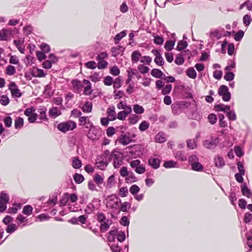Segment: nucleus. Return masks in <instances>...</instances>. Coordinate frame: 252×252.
<instances>
[{
    "instance_id": "60",
    "label": "nucleus",
    "mask_w": 252,
    "mask_h": 252,
    "mask_svg": "<svg viewBox=\"0 0 252 252\" xmlns=\"http://www.w3.org/2000/svg\"><path fill=\"white\" fill-rule=\"evenodd\" d=\"M12 122V118L10 116H6L3 119L4 124L7 127H9L11 126Z\"/></svg>"
},
{
    "instance_id": "47",
    "label": "nucleus",
    "mask_w": 252,
    "mask_h": 252,
    "mask_svg": "<svg viewBox=\"0 0 252 252\" xmlns=\"http://www.w3.org/2000/svg\"><path fill=\"white\" fill-rule=\"evenodd\" d=\"M234 74L230 71H227L224 76V79L227 81H231L234 78Z\"/></svg>"
},
{
    "instance_id": "39",
    "label": "nucleus",
    "mask_w": 252,
    "mask_h": 252,
    "mask_svg": "<svg viewBox=\"0 0 252 252\" xmlns=\"http://www.w3.org/2000/svg\"><path fill=\"white\" fill-rule=\"evenodd\" d=\"M33 208L32 206L27 205L25 206L23 209V213L27 216L30 215L32 211Z\"/></svg>"
},
{
    "instance_id": "11",
    "label": "nucleus",
    "mask_w": 252,
    "mask_h": 252,
    "mask_svg": "<svg viewBox=\"0 0 252 252\" xmlns=\"http://www.w3.org/2000/svg\"><path fill=\"white\" fill-rule=\"evenodd\" d=\"M115 110V108L114 106L108 107L107 110L108 118L111 121H114L116 119V114Z\"/></svg>"
},
{
    "instance_id": "26",
    "label": "nucleus",
    "mask_w": 252,
    "mask_h": 252,
    "mask_svg": "<svg viewBox=\"0 0 252 252\" xmlns=\"http://www.w3.org/2000/svg\"><path fill=\"white\" fill-rule=\"evenodd\" d=\"M140 57H141L140 52L138 50L134 51L131 55V60L134 63H137L138 62Z\"/></svg>"
},
{
    "instance_id": "62",
    "label": "nucleus",
    "mask_w": 252,
    "mask_h": 252,
    "mask_svg": "<svg viewBox=\"0 0 252 252\" xmlns=\"http://www.w3.org/2000/svg\"><path fill=\"white\" fill-rule=\"evenodd\" d=\"M121 153L116 150H114L111 154V157L113 158V161L118 160L120 158Z\"/></svg>"
},
{
    "instance_id": "58",
    "label": "nucleus",
    "mask_w": 252,
    "mask_h": 252,
    "mask_svg": "<svg viewBox=\"0 0 252 252\" xmlns=\"http://www.w3.org/2000/svg\"><path fill=\"white\" fill-rule=\"evenodd\" d=\"M172 85L170 84L166 85L162 90V94L164 95L169 94L171 90Z\"/></svg>"
},
{
    "instance_id": "38",
    "label": "nucleus",
    "mask_w": 252,
    "mask_h": 252,
    "mask_svg": "<svg viewBox=\"0 0 252 252\" xmlns=\"http://www.w3.org/2000/svg\"><path fill=\"white\" fill-rule=\"evenodd\" d=\"M18 226H20L23 223L27 222L28 219L22 215L19 214L16 218Z\"/></svg>"
},
{
    "instance_id": "48",
    "label": "nucleus",
    "mask_w": 252,
    "mask_h": 252,
    "mask_svg": "<svg viewBox=\"0 0 252 252\" xmlns=\"http://www.w3.org/2000/svg\"><path fill=\"white\" fill-rule=\"evenodd\" d=\"M46 109L45 108H41L39 109V113H40V117L39 119L41 120H45L46 121L48 120V118L46 117Z\"/></svg>"
},
{
    "instance_id": "45",
    "label": "nucleus",
    "mask_w": 252,
    "mask_h": 252,
    "mask_svg": "<svg viewBox=\"0 0 252 252\" xmlns=\"http://www.w3.org/2000/svg\"><path fill=\"white\" fill-rule=\"evenodd\" d=\"M191 169L196 171H200L203 169V165L198 161L191 165Z\"/></svg>"
},
{
    "instance_id": "52",
    "label": "nucleus",
    "mask_w": 252,
    "mask_h": 252,
    "mask_svg": "<svg viewBox=\"0 0 252 252\" xmlns=\"http://www.w3.org/2000/svg\"><path fill=\"white\" fill-rule=\"evenodd\" d=\"M140 191V188L136 185L131 186L129 189V191L131 194L135 195Z\"/></svg>"
},
{
    "instance_id": "9",
    "label": "nucleus",
    "mask_w": 252,
    "mask_h": 252,
    "mask_svg": "<svg viewBox=\"0 0 252 252\" xmlns=\"http://www.w3.org/2000/svg\"><path fill=\"white\" fill-rule=\"evenodd\" d=\"M12 30L9 28L3 29L0 31V41H6L8 35L12 34Z\"/></svg>"
},
{
    "instance_id": "46",
    "label": "nucleus",
    "mask_w": 252,
    "mask_h": 252,
    "mask_svg": "<svg viewBox=\"0 0 252 252\" xmlns=\"http://www.w3.org/2000/svg\"><path fill=\"white\" fill-rule=\"evenodd\" d=\"M133 109L136 114H142L144 111L143 107L138 104L134 105Z\"/></svg>"
},
{
    "instance_id": "33",
    "label": "nucleus",
    "mask_w": 252,
    "mask_h": 252,
    "mask_svg": "<svg viewBox=\"0 0 252 252\" xmlns=\"http://www.w3.org/2000/svg\"><path fill=\"white\" fill-rule=\"evenodd\" d=\"M103 178L98 173H95L94 176V182L98 185H101L103 183Z\"/></svg>"
},
{
    "instance_id": "4",
    "label": "nucleus",
    "mask_w": 252,
    "mask_h": 252,
    "mask_svg": "<svg viewBox=\"0 0 252 252\" xmlns=\"http://www.w3.org/2000/svg\"><path fill=\"white\" fill-rule=\"evenodd\" d=\"M8 89L11 92L12 97L19 98L22 96V93L14 82H10Z\"/></svg>"
},
{
    "instance_id": "41",
    "label": "nucleus",
    "mask_w": 252,
    "mask_h": 252,
    "mask_svg": "<svg viewBox=\"0 0 252 252\" xmlns=\"http://www.w3.org/2000/svg\"><path fill=\"white\" fill-rule=\"evenodd\" d=\"M21 206L20 204H14V206L8 208L7 212L10 214H16L17 210L21 208Z\"/></svg>"
},
{
    "instance_id": "14",
    "label": "nucleus",
    "mask_w": 252,
    "mask_h": 252,
    "mask_svg": "<svg viewBox=\"0 0 252 252\" xmlns=\"http://www.w3.org/2000/svg\"><path fill=\"white\" fill-rule=\"evenodd\" d=\"M149 164L154 169H158L160 165V161L157 158H150L148 161Z\"/></svg>"
},
{
    "instance_id": "53",
    "label": "nucleus",
    "mask_w": 252,
    "mask_h": 252,
    "mask_svg": "<svg viewBox=\"0 0 252 252\" xmlns=\"http://www.w3.org/2000/svg\"><path fill=\"white\" fill-rule=\"evenodd\" d=\"M72 166L74 168H80L82 166V163L81 160L77 158H75L72 161Z\"/></svg>"
},
{
    "instance_id": "34",
    "label": "nucleus",
    "mask_w": 252,
    "mask_h": 252,
    "mask_svg": "<svg viewBox=\"0 0 252 252\" xmlns=\"http://www.w3.org/2000/svg\"><path fill=\"white\" fill-rule=\"evenodd\" d=\"M16 73V69L14 66L8 65L5 69V73L8 75H13Z\"/></svg>"
},
{
    "instance_id": "32",
    "label": "nucleus",
    "mask_w": 252,
    "mask_h": 252,
    "mask_svg": "<svg viewBox=\"0 0 252 252\" xmlns=\"http://www.w3.org/2000/svg\"><path fill=\"white\" fill-rule=\"evenodd\" d=\"M137 180V178L135 176L134 173L132 172H129L128 175L126 178V183H133L135 182Z\"/></svg>"
},
{
    "instance_id": "24",
    "label": "nucleus",
    "mask_w": 252,
    "mask_h": 252,
    "mask_svg": "<svg viewBox=\"0 0 252 252\" xmlns=\"http://www.w3.org/2000/svg\"><path fill=\"white\" fill-rule=\"evenodd\" d=\"M197 141V138H194L193 139H189L187 141V146L190 149H194L196 147V142Z\"/></svg>"
},
{
    "instance_id": "13",
    "label": "nucleus",
    "mask_w": 252,
    "mask_h": 252,
    "mask_svg": "<svg viewBox=\"0 0 252 252\" xmlns=\"http://www.w3.org/2000/svg\"><path fill=\"white\" fill-rule=\"evenodd\" d=\"M151 74L153 77L157 78L163 79L165 77V74L159 69H153Z\"/></svg>"
},
{
    "instance_id": "1",
    "label": "nucleus",
    "mask_w": 252,
    "mask_h": 252,
    "mask_svg": "<svg viewBox=\"0 0 252 252\" xmlns=\"http://www.w3.org/2000/svg\"><path fill=\"white\" fill-rule=\"evenodd\" d=\"M76 127V124L74 122L71 121L61 123L57 126L58 129L63 133L69 130H73Z\"/></svg>"
},
{
    "instance_id": "30",
    "label": "nucleus",
    "mask_w": 252,
    "mask_h": 252,
    "mask_svg": "<svg viewBox=\"0 0 252 252\" xmlns=\"http://www.w3.org/2000/svg\"><path fill=\"white\" fill-rule=\"evenodd\" d=\"M187 75L191 79H195L196 77V72L194 69L192 67H190L186 71Z\"/></svg>"
},
{
    "instance_id": "64",
    "label": "nucleus",
    "mask_w": 252,
    "mask_h": 252,
    "mask_svg": "<svg viewBox=\"0 0 252 252\" xmlns=\"http://www.w3.org/2000/svg\"><path fill=\"white\" fill-rule=\"evenodd\" d=\"M198 161V158L197 156L195 155L190 156L189 158V163L191 165V166L197 162Z\"/></svg>"
},
{
    "instance_id": "40",
    "label": "nucleus",
    "mask_w": 252,
    "mask_h": 252,
    "mask_svg": "<svg viewBox=\"0 0 252 252\" xmlns=\"http://www.w3.org/2000/svg\"><path fill=\"white\" fill-rule=\"evenodd\" d=\"M174 44L175 41L171 40H168L166 41L164 45V48L167 51H171L173 48Z\"/></svg>"
},
{
    "instance_id": "19",
    "label": "nucleus",
    "mask_w": 252,
    "mask_h": 252,
    "mask_svg": "<svg viewBox=\"0 0 252 252\" xmlns=\"http://www.w3.org/2000/svg\"><path fill=\"white\" fill-rule=\"evenodd\" d=\"M163 166L166 168L178 167V164L177 162L173 160H167L164 162Z\"/></svg>"
},
{
    "instance_id": "63",
    "label": "nucleus",
    "mask_w": 252,
    "mask_h": 252,
    "mask_svg": "<svg viewBox=\"0 0 252 252\" xmlns=\"http://www.w3.org/2000/svg\"><path fill=\"white\" fill-rule=\"evenodd\" d=\"M134 171H135L136 173L139 174H141L145 172L146 168L145 166H144L142 164H140L134 169Z\"/></svg>"
},
{
    "instance_id": "25",
    "label": "nucleus",
    "mask_w": 252,
    "mask_h": 252,
    "mask_svg": "<svg viewBox=\"0 0 252 252\" xmlns=\"http://www.w3.org/2000/svg\"><path fill=\"white\" fill-rule=\"evenodd\" d=\"M126 33L125 31H123L120 33L117 34L114 37L115 43L116 44H118L122 38L126 36Z\"/></svg>"
},
{
    "instance_id": "8",
    "label": "nucleus",
    "mask_w": 252,
    "mask_h": 252,
    "mask_svg": "<svg viewBox=\"0 0 252 252\" xmlns=\"http://www.w3.org/2000/svg\"><path fill=\"white\" fill-rule=\"evenodd\" d=\"M71 84L74 92L77 94L79 93L83 87V85L82 84V82L78 79L72 80L71 81Z\"/></svg>"
},
{
    "instance_id": "3",
    "label": "nucleus",
    "mask_w": 252,
    "mask_h": 252,
    "mask_svg": "<svg viewBox=\"0 0 252 252\" xmlns=\"http://www.w3.org/2000/svg\"><path fill=\"white\" fill-rule=\"evenodd\" d=\"M219 138L216 137H210L203 142V146L208 149H214L219 142Z\"/></svg>"
},
{
    "instance_id": "54",
    "label": "nucleus",
    "mask_w": 252,
    "mask_h": 252,
    "mask_svg": "<svg viewBox=\"0 0 252 252\" xmlns=\"http://www.w3.org/2000/svg\"><path fill=\"white\" fill-rule=\"evenodd\" d=\"M0 103L1 105L6 106L9 103V99L6 95H2L0 99Z\"/></svg>"
},
{
    "instance_id": "51",
    "label": "nucleus",
    "mask_w": 252,
    "mask_h": 252,
    "mask_svg": "<svg viewBox=\"0 0 252 252\" xmlns=\"http://www.w3.org/2000/svg\"><path fill=\"white\" fill-rule=\"evenodd\" d=\"M125 96V93L123 91L114 90V97L115 99H120Z\"/></svg>"
},
{
    "instance_id": "50",
    "label": "nucleus",
    "mask_w": 252,
    "mask_h": 252,
    "mask_svg": "<svg viewBox=\"0 0 252 252\" xmlns=\"http://www.w3.org/2000/svg\"><path fill=\"white\" fill-rule=\"evenodd\" d=\"M252 21V18L251 16L248 14H246L244 16L243 18V22L244 24L246 26H248L250 25L251 22Z\"/></svg>"
},
{
    "instance_id": "56",
    "label": "nucleus",
    "mask_w": 252,
    "mask_h": 252,
    "mask_svg": "<svg viewBox=\"0 0 252 252\" xmlns=\"http://www.w3.org/2000/svg\"><path fill=\"white\" fill-rule=\"evenodd\" d=\"M113 88L114 90H116V89L120 88L122 86L121 80L119 77L116 78L115 80L113 82Z\"/></svg>"
},
{
    "instance_id": "55",
    "label": "nucleus",
    "mask_w": 252,
    "mask_h": 252,
    "mask_svg": "<svg viewBox=\"0 0 252 252\" xmlns=\"http://www.w3.org/2000/svg\"><path fill=\"white\" fill-rule=\"evenodd\" d=\"M152 60V59L151 57L147 56H144L141 57L140 62L142 63H146L147 64L150 65Z\"/></svg>"
},
{
    "instance_id": "10",
    "label": "nucleus",
    "mask_w": 252,
    "mask_h": 252,
    "mask_svg": "<svg viewBox=\"0 0 252 252\" xmlns=\"http://www.w3.org/2000/svg\"><path fill=\"white\" fill-rule=\"evenodd\" d=\"M95 165L97 168L104 170L108 165V162L100 158H97Z\"/></svg>"
},
{
    "instance_id": "7",
    "label": "nucleus",
    "mask_w": 252,
    "mask_h": 252,
    "mask_svg": "<svg viewBox=\"0 0 252 252\" xmlns=\"http://www.w3.org/2000/svg\"><path fill=\"white\" fill-rule=\"evenodd\" d=\"M100 135V130L94 127L91 128L88 133V137L92 140L98 139Z\"/></svg>"
},
{
    "instance_id": "49",
    "label": "nucleus",
    "mask_w": 252,
    "mask_h": 252,
    "mask_svg": "<svg viewBox=\"0 0 252 252\" xmlns=\"http://www.w3.org/2000/svg\"><path fill=\"white\" fill-rule=\"evenodd\" d=\"M138 69L141 73L145 74L148 72V71L150 70V68L148 66H145L144 65L141 64L138 66Z\"/></svg>"
},
{
    "instance_id": "12",
    "label": "nucleus",
    "mask_w": 252,
    "mask_h": 252,
    "mask_svg": "<svg viewBox=\"0 0 252 252\" xmlns=\"http://www.w3.org/2000/svg\"><path fill=\"white\" fill-rule=\"evenodd\" d=\"M95 202V199H93L90 203H89L84 210L85 213L87 214H91L93 213L95 210V207L94 205V202Z\"/></svg>"
},
{
    "instance_id": "36",
    "label": "nucleus",
    "mask_w": 252,
    "mask_h": 252,
    "mask_svg": "<svg viewBox=\"0 0 252 252\" xmlns=\"http://www.w3.org/2000/svg\"><path fill=\"white\" fill-rule=\"evenodd\" d=\"M150 126V123L146 121H142L139 126V129L141 131H143L147 129Z\"/></svg>"
},
{
    "instance_id": "31",
    "label": "nucleus",
    "mask_w": 252,
    "mask_h": 252,
    "mask_svg": "<svg viewBox=\"0 0 252 252\" xmlns=\"http://www.w3.org/2000/svg\"><path fill=\"white\" fill-rule=\"evenodd\" d=\"M156 140L158 143H162L166 141V138L163 133L159 132L156 136Z\"/></svg>"
},
{
    "instance_id": "6",
    "label": "nucleus",
    "mask_w": 252,
    "mask_h": 252,
    "mask_svg": "<svg viewBox=\"0 0 252 252\" xmlns=\"http://www.w3.org/2000/svg\"><path fill=\"white\" fill-rule=\"evenodd\" d=\"M152 53L154 54L156 56V58L154 60L155 63L159 66L163 65L164 62L163 58L161 57L160 51L153 49L152 50Z\"/></svg>"
},
{
    "instance_id": "2",
    "label": "nucleus",
    "mask_w": 252,
    "mask_h": 252,
    "mask_svg": "<svg viewBox=\"0 0 252 252\" xmlns=\"http://www.w3.org/2000/svg\"><path fill=\"white\" fill-rule=\"evenodd\" d=\"M218 94L222 96V99L224 101H228L231 99V94L229 92L228 87L225 85H221L218 90Z\"/></svg>"
},
{
    "instance_id": "18",
    "label": "nucleus",
    "mask_w": 252,
    "mask_h": 252,
    "mask_svg": "<svg viewBox=\"0 0 252 252\" xmlns=\"http://www.w3.org/2000/svg\"><path fill=\"white\" fill-rule=\"evenodd\" d=\"M110 221H111V220H110L109 219H107L106 220L101 223L100 229L101 232H104L109 229L111 224V223H109Z\"/></svg>"
},
{
    "instance_id": "28",
    "label": "nucleus",
    "mask_w": 252,
    "mask_h": 252,
    "mask_svg": "<svg viewBox=\"0 0 252 252\" xmlns=\"http://www.w3.org/2000/svg\"><path fill=\"white\" fill-rule=\"evenodd\" d=\"M82 110L84 112H90L92 110V103L91 102L87 101L82 107Z\"/></svg>"
},
{
    "instance_id": "5",
    "label": "nucleus",
    "mask_w": 252,
    "mask_h": 252,
    "mask_svg": "<svg viewBox=\"0 0 252 252\" xmlns=\"http://www.w3.org/2000/svg\"><path fill=\"white\" fill-rule=\"evenodd\" d=\"M119 141L121 144L124 146H126L130 143L132 141L131 133L129 132H126L124 133V132L120 136Z\"/></svg>"
},
{
    "instance_id": "17",
    "label": "nucleus",
    "mask_w": 252,
    "mask_h": 252,
    "mask_svg": "<svg viewBox=\"0 0 252 252\" xmlns=\"http://www.w3.org/2000/svg\"><path fill=\"white\" fill-rule=\"evenodd\" d=\"M49 115L53 118H56L61 114V112L58 107H53L49 112Z\"/></svg>"
},
{
    "instance_id": "61",
    "label": "nucleus",
    "mask_w": 252,
    "mask_h": 252,
    "mask_svg": "<svg viewBox=\"0 0 252 252\" xmlns=\"http://www.w3.org/2000/svg\"><path fill=\"white\" fill-rule=\"evenodd\" d=\"M130 204L128 203L127 202H125L122 204L120 210L124 212H126L127 209L130 208Z\"/></svg>"
},
{
    "instance_id": "42",
    "label": "nucleus",
    "mask_w": 252,
    "mask_h": 252,
    "mask_svg": "<svg viewBox=\"0 0 252 252\" xmlns=\"http://www.w3.org/2000/svg\"><path fill=\"white\" fill-rule=\"evenodd\" d=\"M0 200L1 202L7 203L9 200V197L6 193L4 191H1L0 193Z\"/></svg>"
},
{
    "instance_id": "16",
    "label": "nucleus",
    "mask_w": 252,
    "mask_h": 252,
    "mask_svg": "<svg viewBox=\"0 0 252 252\" xmlns=\"http://www.w3.org/2000/svg\"><path fill=\"white\" fill-rule=\"evenodd\" d=\"M174 156L176 158L181 161H185L187 160V155L184 151H177L175 153Z\"/></svg>"
},
{
    "instance_id": "22",
    "label": "nucleus",
    "mask_w": 252,
    "mask_h": 252,
    "mask_svg": "<svg viewBox=\"0 0 252 252\" xmlns=\"http://www.w3.org/2000/svg\"><path fill=\"white\" fill-rule=\"evenodd\" d=\"M214 160L216 167L220 168L224 165L225 162L222 158L218 156L215 158Z\"/></svg>"
},
{
    "instance_id": "15",
    "label": "nucleus",
    "mask_w": 252,
    "mask_h": 252,
    "mask_svg": "<svg viewBox=\"0 0 252 252\" xmlns=\"http://www.w3.org/2000/svg\"><path fill=\"white\" fill-rule=\"evenodd\" d=\"M124 50L125 48L121 46L113 47L111 49L112 56L114 57H117L120 55L121 53L124 52Z\"/></svg>"
},
{
    "instance_id": "37",
    "label": "nucleus",
    "mask_w": 252,
    "mask_h": 252,
    "mask_svg": "<svg viewBox=\"0 0 252 252\" xmlns=\"http://www.w3.org/2000/svg\"><path fill=\"white\" fill-rule=\"evenodd\" d=\"M244 32L242 30H239L235 33L234 38L236 41H240L243 38L244 35Z\"/></svg>"
},
{
    "instance_id": "43",
    "label": "nucleus",
    "mask_w": 252,
    "mask_h": 252,
    "mask_svg": "<svg viewBox=\"0 0 252 252\" xmlns=\"http://www.w3.org/2000/svg\"><path fill=\"white\" fill-rule=\"evenodd\" d=\"M116 181L115 176L114 175H111L108 179L107 182V185L109 188H111L115 185Z\"/></svg>"
},
{
    "instance_id": "59",
    "label": "nucleus",
    "mask_w": 252,
    "mask_h": 252,
    "mask_svg": "<svg viewBox=\"0 0 252 252\" xmlns=\"http://www.w3.org/2000/svg\"><path fill=\"white\" fill-rule=\"evenodd\" d=\"M107 219L103 213H98L97 214V220L99 222L102 223L106 220Z\"/></svg>"
},
{
    "instance_id": "23",
    "label": "nucleus",
    "mask_w": 252,
    "mask_h": 252,
    "mask_svg": "<svg viewBox=\"0 0 252 252\" xmlns=\"http://www.w3.org/2000/svg\"><path fill=\"white\" fill-rule=\"evenodd\" d=\"M32 74L34 77H43L45 76V74L44 73V71L42 69L36 68L35 70H33Z\"/></svg>"
},
{
    "instance_id": "35",
    "label": "nucleus",
    "mask_w": 252,
    "mask_h": 252,
    "mask_svg": "<svg viewBox=\"0 0 252 252\" xmlns=\"http://www.w3.org/2000/svg\"><path fill=\"white\" fill-rule=\"evenodd\" d=\"M188 43L187 41L184 40H181L178 43V45L177 46V50L178 51H182L186 48V47L188 46Z\"/></svg>"
},
{
    "instance_id": "21",
    "label": "nucleus",
    "mask_w": 252,
    "mask_h": 252,
    "mask_svg": "<svg viewBox=\"0 0 252 252\" xmlns=\"http://www.w3.org/2000/svg\"><path fill=\"white\" fill-rule=\"evenodd\" d=\"M24 125V119L18 117L14 121V126L16 129H20Z\"/></svg>"
},
{
    "instance_id": "29",
    "label": "nucleus",
    "mask_w": 252,
    "mask_h": 252,
    "mask_svg": "<svg viewBox=\"0 0 252 252\" xmlns=\"http://www.w3.org/2000/svg\"><path fill=\"white\" fill-rule=\"evenodd\" d=\"M185 60L183 53L178 54L175 60V63L177 65L183 64Z\"/></svg>"
},
{
    "instance_id": "57",
    "label": "nucleus",
    "mask_w": 252,
    "mask_h": 252,
    "mask_svg": "<svg viewBox=\"0 0 252 252\" xmlns=\"http://www.w3.org/2000/svg\"><path fill=\"white\" fill-rule=\"evenodd\" d=\"M180 106L178 104H173L172 105V113L174 114H179L180 112Z\"/></svg>"
},
{
    "instance_id": "20",
    "label": "nucleus",
    "mask_w": 252,
    "mask_h": 252,
    "mask_svg": "<svg viewBox=\"0 0 252 252\" xmlns=\"http://www.w3.org/2000/svg\"><path fill=\"white\" fill-rule=\"evenodd\" d=\"M18 225H16L15 223H10L7 225V226L6 228V231L7 233L11 234L14 232L18 228Z\"/></svg>"
},
{
    "instance_id": "44",
    "label": "nucleus",
    "mask_w": 252,
    "mask_h": 252,
    "mask_svg": "<svg viewBox=\"0 0 252 252\" xmlns=\"http://www.w3.org/2000/svg\"><path fill=\"white\" fill-rule=\"evenodd\" d=\"M73 178L75 182L77 184H80L84 180V178L83 176L81 174H79L78 173H75L74 174V175L73 176Z\"/></svg>"
},
{
    "instance_id": "27",
    "label": "nucleus",
    "mask_w": 252,
    "mask_h": 252,
    "mask_svg": "<svg viewBox=\"0 0 252 252\" xmlns=\"http://www.w3.org/2000/svg\"><path fill=\"white\" fill-rule=\"evenodd\" d=\"M14 45L16 46L18 50L21 53H24L25 51L24 47H23L22 44L23 41L20 40H15L13 41Z\"/></svg>"
}]
</instances>
